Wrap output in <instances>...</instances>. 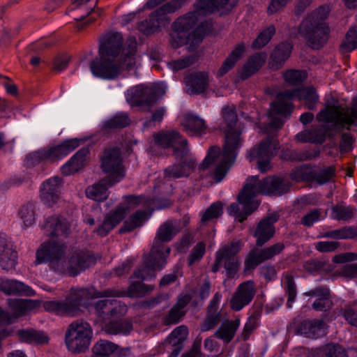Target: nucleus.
Returning a JSON list of instances; mask_svg holds the SVG:
<instances>
[{"mask_svg": "<svg viewBox=\"0 0 357 357\" xmlns=\"http://www.w3.org/2000/svg\"><path fill=\"white\" fill-rule=\"evenodd\" d=\"M223 122L221 128L224 130L225 144L222 154L218 146L210 147L208 153L199 166L201 169H206L215 165L214 179L220 182L226 175L229 167L234 162L237 151L242 144L241 132L236 128L237 116L234 107H225L222 110Z\"/></svg>", "mask_w": 357, "mask_h": 357, "instance_id": "nucleus-1", "label": "nucleus"}, {"mask_svg": "<svg viewBox=\"0 0 357 357\" xmlns=\"http://www.w3.org/2000/svg\"><path fill=\"white\" fill-rule=\"evenodd\" d=\"M67 248L66 243L61 241H46L36 251V262L49 263L56 271L70 276H75L96 264L95 257L83 250H75L65 259Z\"/></svg>", "mask_w": 357, "mask_h": 357, "instance_id": "nucleus-2", "label": "nucleus"}, {"mask_svg": "<svg viewBox=\"0 0 357 357\" xmlns=\"http://www.w3.org/2000/svg\"><path fill=\"white\" fill-rule=\"evenodd\" d=\"M298 98L300 101L303 102L305 107L313 110L319 102V96L316 89L312 86L303 87L296 90H287L279 93L276 100L271 105L269 118L271 119L269 126L271 128H280L283 124L282 120L275 116L276 114L287 116L292 111L291 100Z\"/></svg>", "mask_w": 357, "mask_h": 357, "instance_id": "nucleus-3", "label": "nucleus"}, {"mask_svg": "<svg viewBox=\"0 0 357 357\" xmlns=\"http://www.w3.org/2000/svg\"><path fill=\"white\" fill-rule=\"evenodd\" d=\"M123 38L119 33H110L105 37L99 48V57L91 62L92 74L103 79H114L118 76L120 67L114 58L120 52Z\"/></svg>", "mask_w": 357, "mask_h": 357, "instance_id": "nucleus-4", "label": "nucleus"}, {"mask_svg": "<svg viewBox=\"0 0 357 357\" xmlns=\"http://www.w3.org/2000/svg\"><path fill=\"white\" fill-rule=\"evenodd\" d=\"M329 12L328 6H321L304 19L299 26V33L314 49L321 47L328 40L329 29L324 20Z\"/></svg>", "mask_w": 357, "mask_h": 357, "instance_id": "nucleus-5", "label": "nucleus"}, {"mask_svg": "<svg viewBox=\"0 0 357 357\" xmlns=\"http://www.w3.org/2000/svg\"><path fill=\"white\" fill-rule=\"evenodd\" d=\"M291 183L287 178L273 176H268L260 181L258 176H252L247 179L245 191L240 196V200L248 203L251 198L257 194L281 196L288 192Z\"/></svg>", "mask_w": 357, "mask_h": 357, "instance_id": "nucleus-6", "label": "nucleus"}, {"mask_svg": "<svg viewBox=\"0 0 357 357\" xmlns=\"http://www.w3.org/2000/svg\"><path fill=\"white\" fill-rule=\"evenodd\" d=\"M237 0H198L195 3V10L178 17L173 24V28L177 31L188 33L197 23L200 16L211 14L215 10L225 8L230 10Z\"/></svg>", "mask_w": 357, "mask_h": 357, "instance_id": "nucleus-7", "label": "nucleus"}, {"mask_svg": "<svg viewBox=\"0 0 357 357\" xmlns=\"http://www.w3.org/2000/svg\"><path fill=\"white\" fill-rule=\"evenodd\" d=\"M319 121L328 123L331 130L341 132L343 129H350L352 126H357V97L352 100L351 106H327L317 114Z\"/></svg>", "mask_w": 357, "mask_h": 357, "instance_id": "nucleus-8", "label": "nucleus"}, {"mask_svg": "<svg viewBox=\"0 0 357 357\" xmlns=\"http://www.w3.org/2000/svg\"><path fill=\"white\" fill-rule=\"evenodd\" d=\"M90 298V292L87 289L71 288L64 301H46L43 306L45 310L57 315L75 317L81 312V306Z\"/></svg>", "mask_w": 357, "mask_h": 357, "instance_id": "nucleus-9", "label": "nucleus"}, {"mask_svg": "<svg viewBox=\"0 0 357 357\" xmlns=\"http://www.w3.org/2000/svg\"><path fill=\"white\" fill-rule=\"evenodd\" d=\"M93 337V329L86 321L79 319L72 321L65 332V344L68 351L81 354L89 347Z\"/></svg>", "mask_w": 357, "mask_h": 357, "instance_id": "nucleus-10", "label": "nucleus"}, {"mask_svg": "<svg viewBox=\"0 0 357 357\" xmlns=\"http://www.w3.org/2000/svg\"><path fill=\"white\" fill-rule=\"evenodd\" d=\"M242 245L240 240H234L222 246L215 253V262L211 271L216 273L220 267L224 266L227 276L233 278L240 267L241 263L237 254L241 250Z\"/></svg>", "mask_w": 357, "mask_h": 357, "instance_id": "nucleus-11", "label": "nucleus"}, {"mask_svg": "<svg viewBox=\"0 0 357 357\" xmlns=\"http://www.w3.org/2000/svg\"><path fill=\"white\" fill-rule=\"evenodd\" d=\"M79 145L78 139H70L54 146L44 148L29 154L26 158L28 166H35L42 162H55L67 155Z\"/></svg>", "mask_w": 357, "mask_h": 357, "instance_id": "nucleus-12", "label": "nucleus"}, {"mask_svg": "<svg viewBox=\"0 0 357 357\" xmlns=\"http://www.w3.org/2000/svg\"><path fill=\"white\" fill-rule=\"evenodd\" d=\"M181 7L178 0H172L161 7L152 12L149 18L139 22L138 29L140 31L149 34L160 30L161 28L167 26L171 19L169 13L175 12Z\"/></svg>", "mask_w": 357, "mask_h": 357, "instance_id": "nucleus-13", "label": "nucleus"}, {"mask_svg": "<svg viewBox=\"0 0 357 357\" xmlns=\"http://www.w3.org/2000/svg\"><path fill=\"white\" fill-rule=\"evenodd\" d=\"M165 93V87L161 84L139 85L128 91L127 99L132 104L151 107Z\"/></svg>", "mask_w": 357, "mask_h": 357, "instance_id": "nucleus-14", "label": "nucleus"}, {"mask_svg": "<svg viewBox=\"0 0 357 357\" xmlns=\"http://www.w3.org/2000/svg\"><path fill=\"white\" fill-rule=\"evenodd\" d=\"M140 198L134 195L126 197L123 203L118 206L114 211L106 215L102 223L96 229L100 236H107L110 231L116 227L125 218L126 212L137 206Z\"/></svg>", "mask_w": 357, "mask_h": 357, "instance_id": "nucleus-15", "label": "nucleus"}, {"mask_svg": "<svg viewBox=\"0 0 357 357\" xmlns=\"http://www.w3.org/2000/svg\"><path fill=\"white\" fill-rule=\"evenodd\" d=\"M279 149V143L274 137H268L261 141L257 147L252 148L248 155L250 162L257 160L259 170L266 173L271 168V160Z\"/></svg>", "mask_w": 357, "mask_h": 357, "instance_id": "nucleus-16", "label": "nucleus"}, {"mask_svg": "<svg viewBox=\"0 0 357 357\" xmlns=\"http://www.w3.org/2000/svg\"><path fill=\"white\" fill-rule=\"evenodd\" d=\"M100 167L105 173L109 174L107 178L118 179L119 182L125 176V169L123 158L119 148L111 147L106 149L101 158Z\"/></svg>", "mask_w": 357, "mask_h": 357, "instance_id": "nucleus-17", "label": "nucleus"}, {"mask_svg": "<svg viewBox=\"0 0 357 357\" xmlns=\"http://www.w3.org/2000/svg\"><path fill=\"white\" fill-rule=\"evenodd\" d=\"M155 143L164 148H172L176 158H183L189 151L187 139L175 130L162 131L153 135Z\"/></svg>", "mask_w": 357, "mask_h": 357, "instance_id": "nucleus-18", "label": "nucleus"}, {"mask_svg": "<svg viewBox=\"0 0 357 357\" xmlns=\"http://www.w3.org/2000/svg\"><path fill=\"white\" fill-rule=\"evenodd\" d=\"M179 231V227L176 221L167 220L157 230L151 248L153 253H159L168 257L171 248L165 243L172 241Z\"/></svg>", "mask_w": 357, "mask_h": 357, "instance_id": "nucleus-19", "label": "nucleus"}, {"mask_svg": "<svg viewBox=\"0 0 357 357\" xmlns=\"http://www.w3.org/2000/svg\"><path fill=\"white\" fill-rule=\"evenodd\" d=\"M167 257L159 253H153L152 250L149 254L143 255V262L133 273V278L141 280H148L155 277L156 271L162 270L167 261Z\"/></svg>", "mask_w": 357, "mask_h": 357, "instance_id": "nucleus-20", "label": "nucleus"}, {"mask_svg": "<svg viewBox=\"0 0 357 357\" xmlns=\"http://www.w3.org/2000/svg\"><path fill=\"white\" fill-rule=\"evenodd\" d=\"M284 248V244L279 242L264 248L252 249L245 260V270H252L260 264L273 259L276 255H280Z\"/></svg>", "mask_w": 357, "mask_h": 357, "instance_id": "nucleus-21", "label": "nucleus"}, {"mask_svg": "<svg viewBox=\"0 0 357 357\" xmlns=\"http://www.w3.org/2000/svg\"><path fill=\"white\" fill-rule=\"evenodd\" d=\"M279 218L278 213H273L259 222L252 231V235L256 238L257 246H263L273 237L275 232L274 224L278 221Z\"/></svg>", "mask_w": 357, "mask_h": 357, "instance_id": "nucleus-22", "label": "nucleus"}, {"mask_svg": "<svg viewBox=\"0 0 357 357\" xmlns=\"http://www.w3.org/2000/svg\"><path fill=\"white\" fill-rule=\"evenodd\" d=\"M154 286L148 285L141 282H132L128 289L119 290L116 289H108L96 294V297H124L140 298L148 292L153 291Z\"/></svg>", "mask_w": 357, "mask_h": 357, "instance_id": "nucleus-23", "label": "nucleus"}, {"mask_svg": "<svg viewBox=\"0 0 357 357\" xmlns=\"http://www.w3.org/2000/svg\"><path fill=\"white\" fill-rule=\"evenodd\" d=\"M42 229L44 234L50 237L66 238L70 233V225L63 216L48 217L45 219Z\"/></svg>", "mask_w": 357, "mask_h": 357, "instance_id": "nucleus-24", "label": "nucleus"}, {"mask_svg": "<svg viewBox=\"0 0 357 357\" xmlns=\"http://www.w3.org/2000/svg\"><path fill=\"white\" fill-rule=\"evenodd\" d=\"M204 29L202 26H197L191 33H184L174 29L171 34V44L176 48L183 45H189L190 50H193L203 40Z\"/></svg>", "mask_w": 357, "mask_h": 357, "instance_id": "nucleus-25", "label": "nucleus"}, {"mask_svg": "<svg viewBox=\"0 0 357 357\" xmlns=\"http://www.w3.org/2000/svg\"><path fill=\"white\" fill-rule=\"evenodd\" d=\"M255 291V285L253 281L248 280L243 282L238 287L231 299V307L236 311L241 310L251 302Z\"/></svg>", "mask_w": 357, "mask_h": 357, "instance_id": "nucleus-26", "label": "nucleus"}, {"mask_svg": "<svg viewBox=\"0 0 357 357\" xmlns=\"http://www.w3.org/2000/svg\"><path fill=\"white\" fill-rule=\"evenodd\" d=\"M255 291V285L253 281L248 280L243 282L238 287L231 299V307L236 311L241 310L251 302Z\"/></svg>", "mask_w": 357, "mask_h": 357, "instance_id": "nucleus-27", "label": "nucleus"}, {"mask_svg": "<svg viewBox=\"0 0 357 357\" xmlns=\"http://www.w3.org/2000/svg\"><path fill=\"white\" fill-rule=\"evenodd\" d=\"M181 163L174 164L167 167L164 171L165 178L167 180H174L188 176L196 165V160L189 153Z\"/></svg>", "mask_w": 357, "mask_h": 357, "instance_id": "nucleus-28", "label": "nucleus"}, {"mask_svg": "<svg viewBox=\"0 0 357 357\" xmlns=\"http://www.w3.org/2000/svg\"><path fill=\"white\" fill-rule=\"evenodd\" d=\"M62 180L59 176L52 177L44 181L40 187V197L49 206L57 202L60 197Z\"/></svg>", "mask_w": 357, "mask_h": 357, "instance_id": "nucleus-29", "label": "nucleus"}, {"mask_svg": "<svg viewBox=\"0 0 357 357\" xmlns=\"http://www.w3.org/2000/svg\"><path fill=\"white\" fill-rule=\"evenodd\" d=\"M221 294L215 293L207 307L206 316L200 326L201 331L206 332L215 328L222 320V317L219 309Z\"/></svg>", "mask_w": 357, "mask_h": 357, "instance_id": "nucleus-30", "label": "nucleus"}, {"mask_svg": "<svg viewBox=\"0 0 357 357\" xmlns=\"http://www.w3.org/2000/svg\"><path fill=\"white\" fill-rule=\"evenodd\" d=\"M17 254L4 234L0 233V266L6 271L15 268Z\"/></svg>", "mask_w": 357, "mask_h": 357, "instance_id": "nucleus-31", "label": "nucleus"}, {"mask_svg": "<svg viewBox=\"0 0 357 357\" xmlns=\"http://www.w3.org/2000/svg\"><path fill=\"white\" fill-rule=\"evenodd\" d=\"M8 304L12 314L1 308L0 323L1 324H13L17 318L24 316L28 310V305L25 300L10 298L8 300Z\"/></svg>", "mask_w": 357, "mask_h": 357, "instance_id": "nucleus-32", "label": "nucleus"}, {"mask_svg": "<svg viewBox=\"0 0 357 357\" xmlns=\"http://www.w3.org/2000/svg\"><path fill=\"white\" fill-rule=\"evenodd\" d=\"M118 183V179L105 177L101 179L97 183L89 186L86 189V195L87 197L97 202H102L108 197V188Z\"/></svg>", "mask_w": 357, "mask_h": 357, "instance_id": "nucleus-33", "label": "nucleus"}, {"mask_svg": "<svg viewBox=\"0 0 357 357\" xmlns=\"http://www.w3.org/2000/svg\"><path fill=\"white\" fill-rule=\"evenodd\" d=\"M187 91L190 94L204 93L209 84L208 74L203 72H194L185 77Z\"/></svg>", "mask_w": 357, "mask_h": 357, "instance_id": "nucleus-34", "label": "nucleus"}, {"mask_svg": "<svg viewBox=\"0 0 357 357\" xmlns=\"http://www.w3.org/2000/svg\"><path fill=\"white\" fill-rule=\"evenodd\" d=\"M305 295L318 298L312 304V307L315 310L326 312L333 306V302L330 298V291L326 287H317L305 292Z\"/></svg>", "mask_w": 357, "mask_h": 357, "instance_id": "nucleus-35", "label": "nucleus"}, {"mask_svg": "<svg viewBox=\"0 0 357 357\" xmlns=\"http://www.w3.org/2000/svg\"><path fill=\"white\" fill-rule=\"evenodd\" d=\"M244 191L245 186L238 196V201L242 205V208H240L239 204L237 203H232L227 208L229 214L234 216L240 222L244 221L259 206L258 203H254L253 198H251L248 203L240 200V196Z\"/></svg>", "mask_w": 357, "mask_h": 357, "instance_id": "nucleus-36", "label": "nucleus"}, {"mask_svg": "<svg viewBox=\"0 0 357 357\" xmlns=\"http://www.w3.org/2000/svg\"><path fill=\"white\" fill-rule=\"evenodd\" d=\"M0 291L6 294H19L32 296L36 294L35 291L29 286L16 280L1 279Z\"/></svg>", "mask_w": 357, "mask_h": 357, "instance_id": "nucleus-37", "label": "nucleus"}, {"mask_svg": "<svg viewBox=\"0 0 357 357\" xmlns=\"http://www.w3.org/2000/svg\"><path fill=\"white\" fill-rule=\"evenodd\" d=\"M89 150L88 148H82L61 167L63 175L68 176L79 170L87 162Z\"/></svg>", "mask_w": 357, "mask_h": 357, "instance_id": "nucleus-38", "label": "nucleus"}, {"mask_svg": "<svg viewBox=\"0 0 357 357\" xmlns=\"http://www.w3.org/2000/svg\"><path fill=\"white\" fill-rule=\"evenodd\" d=\"M292 45L289 42L281 43L277 45L270 57L269 66L271 69L278 70L289 57Z\"/></svg>", "mask_w": 357, "mask_h": 357, "instance_id": "nucleus-39", "label": "nucleus"}, {"mask_svg": "<svg viewBox=\"0 0 357 357\" xmlns=\"http://www.w3.org/2000/svg\"><path fill=\"white\" fill-rule=\"evenodd\" d=\"M298 332L309 338L317 339L325 334L324 322L322 320H305L298 326Z\"/></svg>", "mask_w": 357, "mask_h": 357, "instance_id": "nucleus-40", "label": "nucleus"}, {"mask_svg": "<svg viewBox=\"0 0 357 357\" xmlns=\"http://www.w3.org/2000/svg\"><path fill=\"white\" fill-rule=\"evenodd\" d=\"M184 130L191 135H202L206 126L203 119L192 114H185L181 119Z\"/></svg>", "mask_w": 357, "mask_h": 357, "instance_id": "nucleus-41", "label": "nucleus"}, {"mask_svg": "<svg viewBox=\"0 0 357 357\" xmlns=\"http://www.w3.org/2000/svg\"><path fill=\"white\" fill-rule=\"evenodd\" d=\"M266 59L265 53H256L252 55L247 63L243 66L240 71V76L243 79H248L264 64Z\"/></svg>", "mask_w": 357, "mask_h": 357, "instance_id": "nucleus-42", "label": "nucleus"}, {"mask_svg": "<svg viewBox=\"0 0 357 357\" xmlns=\"http://www.w3.org/2000/svg\"><path fill=\"white\" fill-rule=\"evenodd\" d=\"M240 326V319L238 318L234 320H225L220 328L215 332L214 335L229 343L234 338L237 328Z\"/></svg>", "mask_w": 357, "mask_h": 357, "instance_id": "nucleus-43", "label": "nucleus"}, {"mask_svg": "<svg viewBox=\"0 0 357 357\" xmlns=\"http://www.w3.org/2000/svg\"><path fill=\"white\" fill-rule=\"evenodd\" d=\"M102 330L108 335H128L132 330L129 319L112 320L104 324Z\"/></svg>", "mask_w": 357, "mask_h": 357, "instance_id": "nucleus-44", "label": "nucleus"}, {"mask_svg": "<svg viewBox=\"0 0 357 357\" xmlns=\"http://www.w3.org/2000/svg\"><path fill=\"white\" fill-rule=\"evenodd\" d=\"M128 48L123 50L122 61L119 66L128 70H131L135 65L136 41L134 38H129L127 41ZM117 64V63H116Z\"/></svg>", "mask_w": 357, "mask_h": 357, "instance_id": "nucleus-45", "label": "nucleus"}, {"mask_svg": "<svg viewBox=\"0 0 357 357\" xmlns=\"http://www.w3.org/2000/svg\"><path fill=\"white\" fill-rule=\"evenodd\" d=\"M17 335L22 342L30 344H45L49 340L45 333L33 329L19 331Z\"/></svg>", "mask_w": 357, "mask_h": 357, "instance_id": "nucleus-46", "label": "nucleus"}, {"mask_svg": "<svg viewBox=\"0 0 357 357\" xmlns=\"http://www.w3.org/2000/svg\"><path fill=\"white\" fill-rule=\"evenodd\" d=\"M335 172L336 170L334 166H328L313 170L311 172L310 177L313 181H315L319 185H323L333 181L335 176Z\"/></svg>", "mask_w": 357, "mask_h": 357, "instance_id": "nucleus-47", "label": "nucleus"}, {"mask_svg": "<svg viewBox=\"0 0 357 357\" xmlns=\"http://www.w3.org/2000/svg\"><path fill=\"white\" fill-rule=\"evenodd\" d=\"M118 349V346L114 343L100 340L98 341L93 347L92 357H109Z\"/></svg>", "mask_w": 357, "mask_h": 357, "instance_id": "nucleus-48", "label": "nucleus"}, {"mask_svg": "<svg viewBox=\"0 0 357 357\" xmlns=\"http://www.w3.org/2000/svg\"><path fill=\"white\" fill-rule=\"evenodd\" d=\"M282 283L286 294L288 295L286 305L288 308H291L297 294L296 285L293 275L287 272L284 273L282 277Z\"/></svg>", "mask_w": 357, "mask_h": 357, "instance_id": "nucleus-49", "label": "nucleus"}, {"mask_svg": "<svg viewBox=\"0 0 357 357\" xmlns=\"http://www.w3.org/2000/svg\"><path fill=\"white\" fill-rule=\"evenodd\" d=\"M146 211H137L124 222L123 227L120 229V232H130L137 227H141L146 219Z\"/></svg>", "mask_w": 357, "mask_h": 357, "instance_id": "nucleus-50", "label": "nucleus"}, {"mask_svg": "<svg viewBox=\"0 0 357 357\" xmlns=\"http://www.w3.org/2000/svg\"><path fill=\"white\" fill-rule=\"evenodd\" d=\"M245 51L243 44H240L231 52L218 70V75L222 76L233 68Z\"/></svg>", "mask_w": 357, "mask_h": 357, "instance_id": "nucleus-51", "label": "nucleus"}, {"mask_svg": "<svg viewBox=\"0 0 357 357\" xmlns=\"http://www.w3.org/2000/svg\"><path fill=\"white\" fill-rule=\"evenodd\" d=\"M296 139L301 142H311L321 144L325 140V135L318 129L312 128L298 133Z\"/></svg>", "mask_w": 357, "mask_h": 357, "instance_id": "nucleus-52", "label": "nucleus"}, {"mask_svg": "<svg viewBox=\"0 0 357 357\" xmlns=\"http://www.w3.org/2000/svg\"><path fill=\"white\" fill-rule=\"evenodd\" d=\"M18 216L23 222V228L26 229L32 226L36 220L35 207L33 204L28 203L22 205L18 211Z\"/></svg>", "mask_w": 357, "mask_h": 357, "instance_id": "nucleus-53", "label": "nucleus"}, {"mask_svg": "<svg viewBox=\"0 0 357 357\" xmlns=\"http://www.w3.org/2000/svg\"><path fill=\"white\" fill-rule=\"evenodd\" d=\"M332 216L337 220H347L353 218L355 208L351 206L337 204L332 207Z\"/></svg>", "mask_w": 357, "mask_h": 357, "instance_id": "nucleus-54", "label": "nucleus"}, {"mask_svg": "<svg viewBox=\"0 0 357 357\" xmlns=\"http://www.w3.org/2000/svg\"><path fill=\"white\" fill-rule=\"evenodd\" d=\"M130 124L128 116L124 113H120L108 119L104 123V128L107 130L121 129Z\"/></svg>", "mask_w": 357, "mask_h": 357, "instance_id": "nucleus-55", "label": "nucleus"}, {"mask_svg": "<svg viewBox=\"0 0 357 357\" xmlns=\"http://www.w3.org/2000/svg\"><path fill=\"white\" fill-rule=\"evenodd\" d=\"M287 83L291 86H298L303 83L307 75L305 71L299 70H288L283 73Z\"/></svg>", "mask_w": 357, "mask_h": 357, "instance_id": "nucleus-56", "label": "nucleus"}, {"mask_svg": "<svg viewBox=\"0 0 357 357\" xmlns=\"http://www.w3.org/2000/svg\"><path fill=\"white\" fill-rule=\"evenodd\" d=\"M275 33V28L273 25H270L263 30L257 38L252 43V47L255 49H260L265 46L271 39Z\"/></svg>", "mask_w": 357, "mask_h": 357, "instance_id": "nucleus-57", "label": "nucleus"}, {"mask_svg": "<svg viewBox=\"0 0 357 357\" xmlns=\"http://www.w3.org/2000/svg\"><path fill=\"white\" fill-rule=\"evenodd\" d=\"M356 48H357V31L354 29H350L340 45V51L342 53H347Z\"/></svg>", "mask_w": 357, "mask_h": 357, "instance_id": "nucleus-58", "label": "nucleus"}, {"mask_svg": "<svg viewBox=\"0 0 357 357\" xmlns=\"http://www.w3.org/2000/svg\"><path fill=\"white\" fill-rule=\"evenodd\" d=\"M113 299L107 298L100 300L95 304V310L100 319L105 320L109 318Z\"/></svg>", "mask_w": 357, "mask_h": 357, "instance_id": "nucleus-59", "label": "nucleus"}, {"mask_svg": "<svg viewBox=\"0 0 357 357\" xmlns=\"http://www.w3.org/2000/svg\"><path fill=\"white\" fill-rule=\"evenodd\" d=\"M188 331L186 326H179L176 327L169 335L167 342L169 344H183L187 338Z\"/></svg>", "mask_w": 357, "mask_h": 357, "instance_id": "nucleus-60", "label": "nucleus"}, {"mask_svg": "<svg viewBox=\"0 0 357 357\" xmlns=\"http://www.w3.org/2000/svg\"><path fill=\"white\" fill-rule=\"evenodd\" d=\"M222 213L221 202H217L212 204L202 215L201 221L203 223L208 222L214 218H218Z\"/></svg>", "mask_w": 357, "mask_h": 357, "instance_id": "nucleus-61", "label": "nucleus"}, {"mask_svg": "<svg viewBox=\"0 0 357 357\" xmlns=\"http://www.w3.org/2000/svg\"><path fill=\"white\" fill-rule=\"evenodd\" d=\"M342 314L349 324L357 328V302L345 305Z\"/></svg>", "mask_w": 357, "mask_h": 357, "instance_id": "nucleus-62", "label": "nucleus"}, {"mask_svg": "<svg viewBox=\"0 0 357 357\" xmlns=\"http://www.w3.org/2000/svg\"><path fill=\"white\" fill-rule=\"evenodd\" d=\"M354 234L351 228L343 227L339 229L328 231L322 234V237L333 239L351 238Z\"/></svg>", "mask_w": 357, "mask_h": 357, "instance_id": "nucleus-63", "label": "nucleus"}, {"mask_svg": "<svg viewBox=\"0 0 357 357\" xmlns=\"http://www.w3.org/2000/svg\"><path fill=\"white\" fill-rule=\"evenodd\" d=\"M195 61L196 57L195 56L190 55L172 61L168 63V66L173 71H178L190 66Z\"/></svg>", "mask_w": 357, "mask_h": 357, "instance_id": "nucleus-64", "label": "nucleus"}]
</instances>
